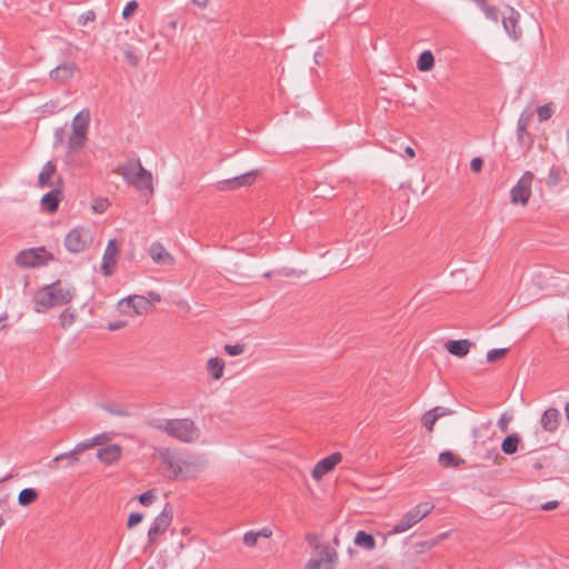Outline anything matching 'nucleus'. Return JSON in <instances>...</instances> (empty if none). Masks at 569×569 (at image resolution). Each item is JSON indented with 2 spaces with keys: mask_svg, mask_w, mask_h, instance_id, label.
I'll use <instances>...</instances> for the list:
<instances>
[{
  "mask_svg": "<svg viewBox=\"0 0 569 569\" xmlns=\"http://www.w3.org/2000/svg\"><path fill=\"white\" fill-rule=\"evenodd\" d=\"M74 295L76 290L73 287L57 280L43 286L36 292L33 298L34 310L42 312L50 308L64 306L73 299Z\"/></svg>",
  "mask_w": 569,
  "mask_h": 569,
  "instance_id": "obj_1",
  "label": "nucleus"
},
{
  "mask_svg": "<svg viewBox=\"0 0 569 569\" xmlns=\"http://www.w3.org/2000/svg\"><path fill=\"white\" fill-rule=\"evenodd\" d=\"M148 425L156 430L166 432L169 437L181 442H193L200 436L199 428L191 419L188 418L151 419L148 421Z\"/></svg>",
  "mask_w": 569,
  "mask_h": 569,
  "instance_id": "obj_2",
  "label": "nucleus"
},
{
  "mask_svg": "<svg viewBox=\"0 0 569 569\" xmlns=\"http://www.w3.org/2000/svg\"><path fill=\"white\" fill-rule=\"evenodd\" d=\"M128 184H132L139 191L153 193L152 174L143 168L139 159H130L117 169Z\"/></svg>",
  "mask_w": 569,
  "mask_h": 569,
  "instance_id": "obj_3",
  "label": "nucleus"
},
{
  "mask_svg": "<svg viewBox=\"0 0 569 569\" xmlns=\"http://www.w3.org/2000/svg\"><path fill=\"white\" fill-rule=\"evenodd\" d=\"M90 124V111L81 110L72 120V133L68 140V153L77 152L86 146Z\"/></svg>",
  "mask_w": 569,
  "mask_h": 569,
  "instance_id": "obj_4",
  "label": "nucleus"
},
{
  "mask_svg": "<svg viewBox=\"0 0 569 569\" xmlns=\"http://www.w3.org/2000/svg\"><path fill=\"white\" fill-rule=\"evenodd\" d=\"M160 457L176 479L186 480L192 478L197 472V465L193 461L184 460L169 449L161 451Z\"/></svg>",
  "mask_w": 569,
  "mask_h": 569,
  "instance_id": "obj_5",
  "label": "nucleus"
},
{
  "mask_svg": "<svg viewBox=\"0 0 569 569\" xmlns=\"http://www.w3.org/2000/svg\"><path fill=\"white\" fill-rule=\"evenodd\" d=\"M54 257L51 252L47 251L44 247L24 249L18 252L14 258L17 266L21 268H36L47 264L48 261L53 260Z\"/></svg>",
  "mask_w": 569,
  "mask_h": 569,
  "instance_id": "obj_6",
  "label": "nucleus"
},
{
  "mask_svg": "<svg viewBox=\"0 0 569 569\" xmlns=\"http://www.w3.org/2000/svg\"><path fill=\"white\" fill-rule=\"evenodd\" d=\"M435 508V505L431 502H421L417 505L415 508L409 510L403 517L393 526L391 532L392 533H401L413 527L420 520H422L426 516H428Z\"/></svg>",
  "mask_w": 569,
  "mask_h": 569,
  "instance_id": "obj_7",
  "label": "nucleus"
},
{
  "mask_svg": "<svg viewBox=\"0 0 569 569\" xmlns=\"http://www.w3.org/2000/svg\"><path fill=\"white\" fill-rule=\"evenodd\" d=\"M92 242L91 233L82 227L74 228L64 238V246L68 251L79 253L84 251Z\"/></svg>",
  "mask_w": 569,
  "mask_h": 569,
  "instance_id": "obj_8",
  "label": "nucleus"
},
{
  "mask_svg": "<svg viewBox=\"0 0 569 569\" xmlns=\"http://www.w3.org/2000/svg\"><path fill=\"white\" fill-rule=\"evenodd\" d=\"M533 173L526 171L517 183L510 190L511 203L527 204L531 196V184L533 181Z\"/></svg>",
  "mask_w": 569,
  "mask_h": 569,
  "instance_id": "obj_9",
  "label": "nucleus"
},
{
  "mask_svg": "<svg viewBox=\"0 0 569 569\" xmlns=\"http://www.w3.org/2000/svg\"><path fill=\"white\" fill-rule=\"evenodd\" d=\"M151 301L148 298L139 295L129 296L119 302L121 312L128 313L130 316L144 315L149 311V309H151Z\"/></svg>",
  "mask_w": 569,
  "mask_h": 569,
  "instance_id": "obj_10",
  "label": "nucleus"
},
{
  "mask_svg": "<svg viewBox=\"0 0 569 569\" xmlns=\"http://www.w3.org/2000/svg\"><path fill=\"white\" fill-rule=\"evenodd\" d=\"M172 521V510L167 505L163 510L156 517L151 527L148 530L149 542H154L157 536L164 533Z\"/></svg>",
  "mask_w": 569,
  "mask_h": 569,
  "instance_id": "obj_11",
  "label": "nucleus"
},
{
  "mask_svg": "<svg viewBox=\"0 0 569 569\" xmlns=\"http://www.w3.org/2000/svg\"><path fill=\"white\" fill-rule=\"evenodd\" d=\"M257 176H258V170H250L240 176L219 181L218 189L221 191H226V190H236L241 187H249L256 181Z\"/></svg>",
  "mask_w": 569,
  "mask_h": 569,
  "instance_id": "obj_12",
  "label": "nucleus"
},
{
  "mask_svg": "<svg viewBox=\"0 0 569 569\" xmlns=\"http://www.w3.org/2000/svg\"><path fill=\"white\" fill-rule=\"evenodd\" d=\"M337 562V551L328 546H325L321 549L320 557L309 559L305 569H320L322 563H325L323 569H335Z\"/></svg>",
  "mask_w": 569,
  "mask_h": 569,
  "instance_id": "obj_13",
  "label": "nucleus"
},
{
  "mask_svg": "<svg viewBox=\"0 0 569 569\" xmlns=\"http://www.w3.org/2000/svg\"><path fill=\"white\" fill-rule=\"evenodd\" d=\"M119 246L116 239L108 241L101 262V271L104 276H111L114 272Z\"/></svg>",
  "mask_w": 569,
  "mask_h": 569,
  "instance_id": "obj_14",
  "label": "nucleus"
},
{
  "mask_svg": "<svg viewBox=\"0 0 569 569\" xmlns=\"http://www.w3.org/2000/svg\"><path fill=\"white\" fill-rule=\"evenodd\" d=\"M531 113L521 112L517 123V141L522 148H530L533 143L531 134L528 132V127L531 122Z\"/></svg>",
  "mask_w": 569,
  "mask_h": 569,
  "instance_id": "obj_15",
  "label": "nucleus"
},
{
  "mask_svg": "<svg viewBox=\"0 0 569 569\" xmlns=\"http://www.w3.org/2000/svg\"><path fill=\"white\" fill-rule=\"evenodd\" d=\"M342 460V455L335 452L323 459H321L312 469V477L316 480H320L326 473L333 470V468Z\"/></svg>",
  "mask_w": 569,
  "mask_h": 569,
  "instance_id": "obj_16",
  "label": "nucleus"
},
{
  "mask_svg": "<svg viewBox=\"0 0 569 569\" xmlns=\"http://www.w3.org/2000/svg\"><path fill=\"white\" fill-rule=\"evenodd\" d=\"M78 67L74 62H62L49 73L50 79L57 83H66L73 78Z\"/></svg>",
  "mask_w": 569,
  "mask_h": 569,
  "instance_id": "obj_17",
  "label": "nucleus"
},
{
  "mask_svg": "<svg viewBox=\"0 0 569 569\" xmlns=\"http://www.w3.org/2000/svg\"><path fill=\"white\" fill-rule=\"evenodd\" d=\"M148 252L152 261L157 264L172 266L176 261L173 256L160 242H152Z\"/></svg>",
  "mask_w": 569,
  "mask_h": 569,
  "instance_id": "obj_18",
  "label": "nucleus"
},
{
  "mask_svg": "<svg viewBox=\"0 0 569 569\" xmlns=\"http://www.w3.org/2000/svg\"><path fill=\"white\" fill-rule=\"evenodd\" d=\"M519 19V12L512 7H508L507 12L502 17L503 29L513 40H517L521 33L518 29Z\"/></svg>",
  "mask_w": 569,
  "mask_h": 569,
  "instance_id": "obj_19",
  "label": "nucleus"
},
{
  "mask_svg": "<svg viewBox=\"0 0 569 569\" xmlns=\"http://www.w3.org/2000/svg\"><path fill=\"white\" fill-rule=\"evenodd\" d=\"M560 412L556 408L547 409L540 419V425L545 431L555 432L559 427Z\"/></svg>",
  "mask_w": 569,
  "mask_h": 569,
  "instance_id": "obj_20",
  "label": "nucleus"
},
{
  "mask_svg": "<svg viewBox=\"0 0 569 569\" xmlns=\"http://www.w3.org/2000/svg\"><path fill=\"white\" fill-rule=\"evenodd\" d=\"M121 452L119 445H109L98 450L97 458L106 465H112L120 459Z\"/></svg>",
  "mask_w": 569,
  "mask_h": 569,
  "instance_id": "obj_21",
  "label": "nucleus"
},
{
  "mask_svg": "<svg viewBox=\"0 0 569 569\" xmlns=\"http://www.w3.org/2000/svg\"><path fill=\"white\" fill-rule=\"evenodd\" d=\"M61 199H62V192L59 189L54 188L51 191L47 192L41 198L40 202H41L43 210H46L49 213H53L58 210Z\"/></svg>",
  "mask_w": 569,
  "mask_h": 569,
  "instance_id": "obj_22",
  "label": "nucleus"
},
{
  "mask_svg": "<svg viewBox=\"0 0 569 569\" xmlns=\"http://www.w3.org/2000/svg\"><path fill=\"white\" fill-rule=\"evenodd\" d=\"M472 343L468 339H460L449 340L445 347L449 353L462 358L468 355Z\"/></svg>",
  "mask_w": 569,
  "mask_h": 569,
  "instance_id": "obj_23",
  "label": "nucleus"
},
{
  "mask_svg": "<svg viewBox=\"0 0 569 569\" xmlns=\"http://www.w3.org/2000/svg\"><path fill=\"white\" fill-rule=\"evenodd\" d=\"M56 173V164L50 160L46 162L38 177L40 188L52 187L51 178Z\"/></svg>",
  "mask_w": 569,
  "mask_h": 569,
  "instance_id": "obj_24",
  "label": "nucleus"
},
{
  "mask_svg": "<svg viewBox=\"0 0 569 569\" xmlns=\"http://www.w3.org/2000/svg\"><path fill=\"white\" fill-rule=\"evenodd\" d=\"M353 542L357 547L362 548L367 551H371L376 548V539L371 533L366 532L365 530H359L356 533Z\"/></svg>",
  "mask_w": 569,
  "mask_h": 569,
  "instance_id": "obj_25",
  "label": "nucleus"
},
{
  "mask_svg": "<svg viewBox=\"0 0 569 569\" xmlns=\"http://www.w3.org/2000/svg\"><path fill=\"white\" fill-rule=\"evenodd\" d=\"M206 369L213 380H219L223 376L224 362L218 357L210 358L207 361Z\"/></svg>",
  "mask_w": 569,
  "mask_h": 569,
  "instance_id": "obj_26",
  "label": "nucleus"
},
{
  "mask_svg": "<svg viewBox=\"0 0 569 569\" xmlns=\"http://www.w3.org/2000/svg\"><path fill=\"white\" fill-rule=\"evenodd\" d=\"M521 438L518 433L508 435L501 442V450L505 455L517 452Z\"/></svg>",
  "mask_w": 569,
  "mask_h": 569,
  "instance_id": "obj_27",
  "label": "nucleus"
},
{
  "mask_svg": "<svg viewBox=\"0 0 569 569\" xmlns=\"http://www.w3.org/2000/svg\"><path fill=\"white\" fill-rule=\"evenodd\" d=\"M566 169L561 166H552L549 170V173H548V177H547V180H546V183L549 188H553L556 186H558L565 174H566Z\"/></svg>",
  "mask_w": 569,
  "mask_h": 569,
  "instance_id": "obj_28",
  "label": "nucleus"
},
{
  "mask_svg": "<svg viewBox=\"0 0 569 569\" xmlns=\"http://www.w3.org/2000/svg\"><path fill=\"white\" fill-rule=\"evenodd\" d=\"M435 66V57L430 50L420 53L417 60V68L421 72L430 71Z\"/></svg>",
  "mask_w": 569,
  "mask_h": 569,
  "instance_id": "obj_29",
  "label": "nucleus"
},
{
  "mask_svg": "<svg viewBox=\"0 0 569 569\" xmlns=\"http://www.w3.org/2000/svg\"><path fill=\"white\" fill-rule=\"evenodd\" d=\"M39 497V492L34 488H24L19 492L18 503L27 507L33 503Z\"/></svg>",
  "mask_w": 569,
  "mask_h": 569,
  "instance_id": "obj_30",
  "label": "nucleus"
},
{
  "mask_svg": "<svg viewBox=\"0 0 569 569\" xmlns=\"http://www.w3.org/2000/svg\"><path fill=\"white\" fill-rule=\"evenodd\" d=\"M439 462L445 468H449L460 466L463 462V460L455 456L451 451H442L439 455Z\"/></svg>",
  "mask_w": 569,
  "mask_h": 569,
  "instance_id": "obj_31",
  "label": "nucleus"
},
{
  "mask_svg": "<svg viewBox=\"0 0 569 569\" xmlns=\"http://www.w3.org/2000/svg\"><path fill=\"white\" fill-rule=\"evenodd\" d=\"M103 409L106 411H108L109 413H111L113 416H118V417H128L130 415L129 411L124 407H122L121 405H118V403L104 405Z\"/></svg>",
  "mask_w": 569,
  "mask_h": 569,
  "instance_id": "obj_32",
  "label": "nucleus"
},
{
  "mask_svg": "<svg viewBox=\"0 0 569 569\" xmlns=\"http://www.w3.org/2000/svg\"><path fill=\"white\" fill-rule=\"evenodd\" d=\"M66 460V466L67 467H72L74 466L78 461H79V455H72L71 456V450L69 452H64V453H60V455H57L54 458H53V462H59V461H63Z\"/></svg>",
  "mask_w": 569,
  "mask_h": 569,
  "instance_id": "obj_33",
  "label": "nucleus"
},
{
  "mask_svg": "<svg viewBox=\"0 0 569 569\" xmlns=\"http://www.w3.org/2000/svg\"><path fill=\"white\" fill-rule=\"evenodd\" d=\"M60 325L62 328H68L70 327L71 325H73L74 322V319H76V315L74 312L70 311L69 309H64L61 313H60Z\"/></svg>",
  "mask_w": 569,
  "mask_h": 569,
  "instance_id": "obj_34",
  "label": "nucleus"
},
{
  "mask_svg": "<svg viewBox=\"0 0 569 569\" xmlns=\"http://www.w3.org/2000/svg\"><path fill=\"white\" fill-rule=\"evenodd\" d=\"M508 348L491 349L487 352V361L495 362L508 353Z\"/></svg>",
  "mask_w": 569,
  "mask_h": 569,
  "instance_id": "obj_35",
  "label": "nucleus"
},
{
  "mask_svg": "<svg viewBox=\"0 0 569 569\" xmlns=\"http://www.w3.org/2000/svg\"><path fill=\"white\" fill-rule=\"evenodd\" d=\"M93 447H94V441L91 440V439H87L84 441H80L71 450V456L72 455H80V453L84 452L86 450H89V449H91Z\"/></svg>",
  "mask_w": 569,
  "mask_h": 569,
  "instance_id": "obj_36",
  "label": "nucleus"
},
{
  "mask_svg": "<svg viewBox=\"0 0 569 569\" xmlns=\"http://www.w3.org/2000/svg\"><path fill=\"white\" fill-rule=\"evenodd\" d=\"M537 114L540 121H546L552 116V108L550 103L543 104L537 109Z\"/></svg>",
  "mask_w": 569,
  "mask_h": 569,
  "instance_id": "obj_37",
  "label": "nucleus"
},
{
  "mask_svg": "<svg viewBox=\"0 0 569 569\" xmlns=\"http://www.w3.org/2000/svg\"><path fill=\"white\" fill-rule=\"evenodd\" d=\"M109 207V201L106 198H97L92 203V210L97 213H103Z\"/></svg>",
  "mask_w": 569,
  "mask_h": 569,
  "instance_id": "obj_38",
  "label": "nucleus"
},
{
  "mask_svg": "<svg viewBox=\"0 0 569 569\" xmlns=\"http://www.w3.org/2000/svg\"><path fill=\"white\" fill-rule=\"evenodd\" d=\"M437 420V416L435 417L433 412H431L430 410L422 416V425L429 431H432Z\"/></svg>",
  "mask_w": 569,
  "mask_h": 569,
  "instance_id": "obj_39",
  "label": "nucleus"
},
{
  "mask_svg": "<svg viewBox=\"0 0 569 569\" xmlns=\"http://www.w3.org/2000/svg\"><path fill=\"white\" fill-rule=\"evenodd\" d=\"M483 14L490 21L495 23L499 22V10L496 6L490 4L489 7H487V9L483 11Z\"/></svg>",
  "mask_w": 569,
  "mask_h": 569,
  "instance_id": "obj_40",
  "label": "nucleus"
},
{
  "mask_svg": "<svg viewBox=\"0 0 569 569\" xmlns=\"http://www.w3.org/2000/svg\"><path fill=\"white\" fill-rule=\"evenodd\" d=\"M224 351L229 356H232V357L239 356V355H241L244 351V345L243 343L226 345L224 346Z\"/></svg>",
  "mask_w": 569,
  "mask_h": 569,
  "instance_id": "obj_41",
  "label": "nucleus"
},
{
  "mask_svg": "<svg viewBox=\"0 0 569 569\" xmlns=\"http://www.w3.org/2000/svg\"><path fill=\"white\" fill-rule=\"evenodd\" d=\"M259 533L256 531H248L243 536V543L248 547H254L257 545Z\"/></svg>",
  "mask_w": 569,
  "mask_h": 569,
  "instance_id": "obj_42",
  "label": "nucleus"
},
{
  "mask_svg": "<svg viewBox=\"0 0 569 569\" xmlns=\"http://www.w3.org/2000/svg\"><path fill=\"white\" fill-rule=\"evenodd\" d=\"M137 8H138V2H137V1H134V0L129 1V2L124 6V8H123V10H122V18H123V19H128V18H130V17L134 13V11L137 10Z\"/></svg>",
  "mask_w": 569,
  "mask_h": 569,
  "instance_id": "obj_43",
  "label": "nucleus"
},
{
  "mask_svg": "<svg viewBox=\"0 0 569 569\" xmlns=\"http://www.w3.org/2000/svg\"><path fill=\"white\" fill-rule=\"evenodd\" d=\"M124 59L131 67H138L140 63V58L131 50L124 51Z\"/></svg>",
  "mask_w": 569,
  "mask_h": 569,
  "instance_id": "obj_44",
  "label": "nucleus"
},
{
  "mask_svg": "<svg viewBox=\"0 0 569 569\" xmlns=\"http://www.w3.org/2000/svg\"><path fill=\"white\" fill-rule=\"evenodd\" d=\"M143 519V515L140 512H132L129 515L127 520L128 528H132L137 525H139Z\"/></svg>",
  "mask_w": 569,
  "mask_h": 569,
  "instance_id": "obj_45",
  "label": "nucleus"
},
{
  "mask_svg": "<svg viewBox=\"0 0 569 569\" xmlns=\"http://www.w3.org/2000/svg\"><path fill=\"white\" fill-rule=\"evenodd\" d=\"M153 499H154V496H153L152 490H148V491H146V492L141 493V495L138 497L139 502H140L141 505H143V506H149V505H151V503H152V501H153Z\"/></svg>",
  "mask_w": 569,
  "mask_h": 569,
  "instance_id": "obj_46",
  "label": "nucleus"
},
{
  "mask_svg": "<svg viewBox=\"0 0 569 569\" xmlns=\"http://www.w3.org/2000/svg\"><path fill=\"white\" fill-rule=\"evenodd\" d=\"M482 167H483V160L480 157L473 158L470 162V169L472 172H476V173L480 172L482 170Z\"/></svg>",
  "mask_w": 569,
  "mask_h": 569,
  "instance_id": "obj_47",
  "label": "nucleus"
},
{
  "mask_svg": "<svg viewBox=\"0 0 569 569\" xmlns=\"http://www.w3.org/2000/svg\"><path fill=\"white\" fill-rule=\"evenodd\" d=\"M511 421V417L503 413L498 420V427L501 431L506 432L508 430V426Z\"/></svg>",
  "mask_w": 569,
  "mask_h": 569,
  "instance_id": "obj_48",
  "label": "nucleus"
},
{
  "mask_svg": "<svg viewBox=\"0 0 569 569\" xmlns=\"http://www.w3.org/2000/svg\"><path fill=\"white\" fill-rule=\"evenodd\" d=\"M431 412H433V416L436 417L437 416V419L441 418V417H445V416H449V415H452L453 411L450 410V409H447V408H443V407H435L433 409L430 410Z\"/></svg>",
  "mask_w": 569,
  "mask_h": 569,
  "instance_id": "obj_49",
  "label": "nucleus"
},
{
  "mask_svg": "<svg viewBox=\"0 0 569 569\" xmlns=\"http://www.w3.org/2000/svg\"><path fill=\"white\" fill-rule=\"evenodd\" d=\"M96 18V14L93 11H87L84 14H82L79 19V22L80 24L84 26L87 24L89 21H93Z\"/></svg>",
  "mask_w": 569,
  "mask_h": 569,
  "instance_id": "obj_50",
  "label": "nucleus"
},
{
  "mask_svg": "<svg viewBox=\"0 0 569 569\" xmlns=\"http://www.w3.org/2000/svg\"><path fill=\"white\" fill-rule=\"evenodd\" d=\"M63 134H64L63 128L56 129V131H54V146H57L58 143H61L63 141Z\"/></svg>",
  "mask_w": 569,
  "mask_h": 569,
  "instance_id": "obj_51",
  "label": "nucleus"
},
{
  "mask_svg": "<svg viewBox=\"0 0 569 569\" xmlns=\"http://www.w3.org/2000/svg\"><path fill=\"white\" fill-rule=\"evenodd\" d=\"M558 506H559V501H557V500H550V501H548V502L543 503V505L541 506V509H542V510H547V511H549V510H553V509H556Z\"/></svg>",
  "mask_w": 569,
  "mask_h": 569,
  "instance_id": "obj_52",
  "label": "nucleus"
},
{
  "mask_svg": "<svg viewBox=\"0 0 569 569\" xmlns=\"http://www.w3.org/2000/svg\"><path fill=\"white\" fill-rule=\"evenodd\" d=\"M478 7L479 9L483 12L487 7L490 6V3L488 2V0H472Z\"/></svg>",
  "mask_w": 569,
  "mask_h": 569,
  "instance_id": "obj_53",
  "label": "nucleus"
},
{
  "mask_svg": "<svg viewBox=\"0 0 569 569\" xmlns=\"http://www.w3.org/2000/svg\"><path fill=\"white\" fill-rule=\"evenodd\" d=\"M256 532L259 533V537H263V538H270L272 536L271 529H269L267 527H264L261 530L256 531Z\"/></svg>",
  "mask_w": 569,
  "mask_h": 569,
  "instance_id": "obj_54",
  "label": "nucleus"
},
{
  "mask_svg": "<svg viewBox=\"0 0 569 569\" xmlns=\"http://www.w3.org/2000/svg\"><path fill=\"white\" fill-rule=\"evenodd\" d=\"M191 2L199 8H206L209 3V0H191Z\"/></svg>",
  "mask_w": 569,
  "mask_h": 569,
  "instance_id": "obj_55",
  "label": "nucleus"
},
{
  "mask_svg": "<svg viewBox=\"0 0 569 569\" xmlns=\"http://www.w3.org/2000/svg\"><path fill=\"white\" fill-rule=\"evenodd\" d=\"M91 440L94 441V447L98 446V445H101L104 440V436L103 435H98L93 438H91Z\"/></svg>",
  "mask_w": 569,
  "mask_h": 569,
  "instance_id": "obj_56",
  "label": "nucleus"
},
{
  "mask_svg": "<svg viewBox=\"0 0 569 569\" xmlns=\"http://www.w3.org/2000/svg\"><path fill=\"white\" fill-rule=\"evenodd\" d=\"M405 152L410 157V158H413L415 157V150L411 148V147H407L405 149Z\"/></svg>",
  "mask_w": 569,
  "mask_h": 569,
  "instance_id": "obj_57",
  "label": "nucleus"
},
{
  "mask_svg": "<svg viewBox=\"0 0 569 569\" xmlns=\"http://www.w3.org/2000/svg\"><path fill=\"white\" fill-rule=\"evenodd\" d=\"M150 298L154 301H160L161 300V297L159 293H156V292H150L149 293Z\"/></svg>",
  "mask_w": 569,
  "mask_h": 569,
  "instance_id": "obj_58",
  "label": "nucleus"
},
{
  "mask_svg": "<svg viewBox=\"0 0 569 569\" xmlns=\"http://www.w3.org/2000/svg\"><path fill=\"white\" fill-rule=\"evenodd\" d=\"M532 467L536 469V470H540L543 468V465L540 462V461H536Z\"/></svg>",
  "mask_w": 569,
  "mask_h": 569,
  "instance_id": "obj_59",
  "label": "nucleus"
},
{
  "mask_svg": "<svg viewBox=\"0 0 569 569\" xmlns=\"http://www.w3.org/2000/svg\"><path fill=\"white\" fill-rule=\"evenodd\" d=\"M565 413H566V419L569 422V402H567L565 406Z\"/></svg>",
  "mask_w": 569,
  "mask_h": 569,
  "instance_id": "obj_60",
  "label": "nucleus"
},
{
  "mask_svg": "<svg viewBox=\"0 0 569 569\" xmlns=\"http://www.w3.org/2000/svg\"><path fill=\"white\" fill-rule=\"evenodd\" d=\"M11 478H13V475H12V473L6 475L3 478H1V479H0V483H1V482H4V481H7V480H9V479H11Z\"/></svg>",
  "mask_w": 569,
  "mask_h": 569,
  "instance_id": "obj_61",
  "label": "nucleus"
},
{
  "mask_svg": "<svg viewBox=\"0 0 569 569\" xmlns=\"http://www.w3.org/2000/svg\"><path fill=\"white\" fill-rule=\"evenodd\" d=\"M435 545H436V542H435V541H432V542H425V543L422 545V547H423V548H428V549H430V548H431V547H433Z\"/></svg>",
  "mask_w": 569,
  "mask_h": 569,
  "instance_id": "obj_62",
  "label": "nucleus"
},
{
  "mask_svg": "<svg viewBox=\"0 0 569 569\" xmlns=\"http://www.w3.org/2000/svg\"><path fill=\"white\" fill-rule=\"evenodd\" d=\"M307 539H308V540H313V539L316 540V536H315V535H308V536H307Z\"/></svg>",
  "mask_w": 569,
  "mask_h": 569,
  "instance_id": "obj_63",
  "label": "nucleus"
},
{
  "mask_svg": "<svg viewBox=\"0 0 569 569\" xmlns=\"http://www.w3.org/2000/svg\"><path fill=\"white\" fill-rule=\"evenodd\" d=\"M333 543H335L336 546H339V539H338V537H335V539H333Z\"/></svg>",
  "mask_w": 569,
  "mask_h": 569,
  "instance_id": "obj_64",
  "label": "nucleus"
}]
</instances>
